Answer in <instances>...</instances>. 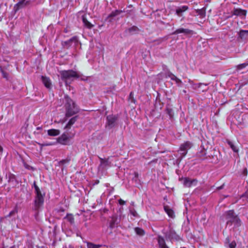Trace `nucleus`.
I'll list each match as a JSON object with an SVG mask.
<instances>
[{
  "label": "nucleus",
  "mask_w": 248,
  "mask_h": 248,
  "mask_svg": "<svg viewBox=\"0 0 248 248\" xmlns=\"http://www.w3.org/2000/svg\"><path fill=\"white\" fill-rule=\"evenodd\" d=\"M243 174L245 175H246L247 174V170L246 168H245L244 169V170H243Z\"/></svg>",
  "instance_id": "45"
},
{
  "label": "nucleus",
  "mask_w": 248,
  "mask_h": 248,
  "mask_svg": "<svg viewBox=\"0 0 248 248\" xmlns=\"http://www.w3.org/2000/svg\"><path fill=\"white\" fill-rule=\"evenodd\" d=\"M248 65V62H245L236 66V68L237 70H240L245 68Z\"/></svg>",
  "instance_id": "29"
},
{
  "label": "nucleus",
  "mask_w": 248,
  "mask_h": 248,
  "mask_svg": "<svg viewBox=\"0 0 248 248\" xmlns=\"http://www.w3.org/2000/svg\"><path fill=\"white\" fill-rule=\"evenodd\" d=\"M2 150V147H1V146L0 145V152H1Z\"/></svg>",
  "instance_id": "51"
},
{
  "label": "nucleus",
  "mask_w": 248,
  "mask_h": 248,
  "mask_svg": "<svg viewBox=\"0 0 248 248\" xmlns=\"http://www.w3.org/2000/svg\"><path fill=\"white\" fill-rule=\"evenodd\" d=\"M107 125L109 128H111L115 126L116 122L117 120V117L116 115H108L107 117Z\"/></svg>",
  "instance_id": "9"
},
{
  "label": "nucleus",
  "mask_w": 248,
  "mask_h": 248,
  "mask_svg": "<svg viewBox=\"0 0 248 248\" xmlns=\"http://www.w3.org/2000/svg\"><path fill=\"white\" fill-rule=\"evenodd\" d=\"M206 155V153H205V150H202L199 154V156L200 157H203L205 155Z\"/></svg>",
  "instance_id": "33"
},
{
  "label": "nucleus",
  "mask_w": 248,
  "mask_h": 248,
  "mask_svg": "<svg viewBox=\"0 0 248 248\" xmlns=\"http://www.w3.org/2000/svg\"><path fill=\"white\" fill-rule=\"evenodd\" d=\"M129 96H130V97L131 98H133V94L132 92H131V93H130V95H129Z\"/></svg>",
  "instance_id": "47"
},
{
  "label": "nucleus",
  "mask_w": 248,
  "mask_h": 248,
  "mask_svg": "<svg viewBox=\"0 0 248 248\" xmlns=\"http://www.w3.org/2000/svg\"><path fill=\"white\" fill-rule=\"evenodd\" d=\"M36 197L34 200V208L35 210H38L44 203V197L40 190L35 191Z\"/></svg>",
  "instance_id": "3"
},
{
  "label": "nucleus",
  "mask_w": 248,
  "mask_h": 248,
  "mask_svg": "<svg viewBox=\"0 0 248 248\" xmlns=\"http://www.w3.org/2000/svg\"><path fill=\"white\" fill-rule=\"evenodd\" d=\"M248 34V30H240L239 32V35L241 38H243L245 37V35H247Z\"/></svg>",
  "instance_id": "28"
},
{
  "label": "nucleus",
  "mask_w": 248,
  "mask_h": 248,
  "mask_svg": "<svg viewBox=\"0 0 248 248\" xmlns=\"http://www.w3.org/2000/svg\"><path fill=\"white\" fill-rule=\"evenodd\" d=\"M188 7L187 6H183L182 7H178V8H177V9L176 10V13L178 16H182V13L186 11Z\"/></svg>",
  "instance_id": "20"
},
{
  "label": "nucleus",
  "mask_w": 248,
  "mask_h": 248,
  "mask_svg": "<svg viewBox=\"0 0 248 248\" xmlns=\"http://www.w3.org/2000/svg\"><path fill=\"white\" fill-rule=\"evenodd\" d=\"M247 11L241 9H235L233 12V15L239 16H245Z\"/></svg>",
  "instance_id": "14"
},
{
  "label": "nucleus",
  "mask_w": 248,
  "mask_h": 248,
  "mask_svg": "<svg viewBox=\"0 0 248 248\" xmlns=\"http://www.w3.org/2000/svg\"><path fill=\"white\" fill-rule=\"evenodd\" d=\"M69 160L68 159H63V160H62L60 161V163H62V164H64V163H68L69 162Z\"/></svg>",
  "instance_id": "34"
},
{
  "label": "nucleus",
  "mask_w": 248,
  "mask_h": 248,
  "mask_svg": "<svg viewBox=\"0 0 248 248\" xmlns=\"http://www.w3.org/2000/svg\"><path fill=\"white\" fill-rule=\"evenodd\" d=\"M2 73L3 77L4 78H7V74L3 71H2Z\"/></svg>",
  "instance_id": "41"
},
{
  "label": "nucleus",
  "mask_w": 248,
  "mask_h": 248,
  "mask_svg": "<svg viewBox=\"0 0 248 248\" xmlns=\"http://www.w3.org/2000/svg\"><path fill=\"white\" fill-rule=\"evenodd\" d=\"M39 187L38 186V187H36V188H35V191H36V190H39Z\"/></svg>",
  "instance_id": "49"
},
{
  "label": "nucleus",
  "mask_w": 248,
  "mask_h": 248,
  "mask_svg": "<svg viewBox=\"0 0 248 248\" xmlns=\"http://www.w3.org/2000/svg\"><path fill=\"white\" fill-rule=\"evenodd\" d=\"M65 116L70 117L78 112L79 109L74 102L67 95L65 96Z\"/></svg>",
  "instance_id": "1"
},
{
  "label": "nucleus",
  "mask_w": 248,
  "mask_h": 248,
  "mask_svg": "<svg viewBox=\"0 0 248 248\" xmlns=\"http://www.w3.org/2000/svg\"><path fill=\"white\" fill-rule=\"evenodd\" d=\"M176 78V77L175 75H174L173 74H172V75H170V78L171 80H174V79H175Z\"/></svg>",
  "instance_id": "38"
},
{
  "label": "nucleus",
  "mask_w": 248,
  "mask_h": 248,
  "mask_svg": "<svg viewBox=\"0 0 248 248\" xmlns=\"http://www.w3.org/2000/svg\"><path fill=\"white\" fill-rule=\"evenodd\" d=\"M52 145V144L50 143H46V144H44V146H50V145Z\"/></svg>",
  "instance_id": "46"
},
{
  "label": "nucleus",
  "mask_w": 248,
  "mask_h": 248,
  "mask_svg": "<svg viewBox=\"0 0 248 248\" xmlns=\"http://www.w3.org/2000/svg\"><path fill=\"white\" fill-rule=\"evenodd\" d=\"M71 137L66 133H63L60 137L57 139L58 143L64 145L70 144Z\"/></svg>",
  "instance_id": "6"
},
{
  "label": "nucleus",
  "mask_w": 248,
  "mask_h": 248,
  "mask_svg": "<svg viewBox=\"0 0 248 248\" xmlns=\"http://www.w3.org/2000/svg\"><path fill=\"white\" fill-rule=\"evenodd\" d=\"M87 248H100L102 247V245H96L94 244L92 242H87Z\"/></svg>",
  "instance_id": "24"
},
{
  "label": "nucleus",
  "mask_w": 248,
  "mask_h": 248,
  "mask_svg": "<svg viewBox=\"0 0 248 248\" xmlns=\"http://www.w3.org/2000/svg\"><path fill=\"white\" fill-rule=\"evenodd\" d=\"M139 31V29L137 27L133 26L131 28L126 30L125 32L128 35H133L136 33H138Z\"/></svg>",
  "instance_id": "13"
},
{
  "label": "nucleus",
  "mask_w": 248,
  "mask_h": 248,
  "mask_svg": "<svg viewBox=\"0 0 248 248\" xmlns=\"http://www.w3.org/2000/svg\"><path fill=\"white\" fill-rule=\"evenodd\" d=\"M158 244L160 248H169L166 245L164 239L160 236L157 238Z\"/></svg>",
  "instance_id": "16"
},
{
  "label": "nucleus",
  "mask_w": 248,
  "mask_h": 248,
  "mask_svg": "<svg viewBox=\"0 0 248 248\" xmlns=\"http://www.w3.org/2000/svg\"><path fill=\"white\" fill-rule=\"evenodd\" d=\"M225 218L227 220V224L232 225L233 224L236 226L240 225L241 221L239 217L235 215L233 211L230 210L225 213Z\"/></svg>",
  "instance_id": "2"
},
{
  "label": "nucleus",
  "mask_w": 248,
  "mask_h": 248,
  "mask_svg": "<svg viewBox=\"0 0 248 248\" xmlns=\"http://www.w3.org/2000/svg\"><path fill=\"white\" fill-rule=\"evenodd\" d=\"M99 158L100 161L99 168L104 169L110 166V162L108 161V159H103L101 157H99Z\"/></svg>",
  "instance_id": "12"
},
{
  "label": "nucleus",
  "mask_w": 248,
  "mask_h": 248,
  "mask_svg": "<svg viewBox=\"0 0 248 248\" xmlns=\"http://www.w3.org/2000/svg\"><path fill=\"white\" fill-rule=\"evenodd\" d=\"M193 31L192 30L187 29L179 28L175 31L172 34H178L179 33H184L185 34H193Z\"/></svg>",
  "instance_id": "11"
},
{
  "label": "nucleus",
  "mask_w": 248,
  "mask_h": 248,
  "mask_svg": "<svg viewBox=\"0 0 248 248\" xmlns=\"http://www.w3.org/2000/svg\"><path fill=\"white\" fill-rule=\"evenodd\" d=\"M197 182L196 179H190L188 178H185L183 180V184L186 187H190L195 185Z\"/></svg>",
  "instance_id": "10"
},
{
  "label": "nucleus",
  "mask_w": 248,
  "mask_h": 248,
  "mask_svg": "<svg viewBox=\"0 0 248 248\" xmlns=\"http://www.w3.org/2000/svg\"><path fill=\"white\" fill-rule=\"evenodd\" d=\"M117 218L115 217H111V219L109 222V227L111 228H113L115 227V225L116 223Z\"/></svg>",
  "instance_id": "26"
},
{
  "label": "nucleus",
  "mask_w": 248,
  "mask_h": 248,
  "mask_svg": "<svg viewBox=\"0 0 248 248\" xmlns=\"http://www.w3.org/2000/svg\"><path fill=\"white\" fill-rule=\"evenodd\" d=\"M140 236L142 235H143L145 234L144 231L141 229H140Z\"/></svg>",
  "instance_id": "44"
},
{
  "label": "nucleus",
  "mask_w": 248,
  "mask_h": 248,
  "mask_svg": "<svg viewBox=\"0 0 248 248\" xmlns=\"http://www.w3.org/2000/svg\"><path fill=\"white\" fill-rule=\"evenodd\" d=\"M228 143L230 147L234 152H237L238 150L237 147L231 141H228Z\"/></svg>",
  "instance_id": "27"
},
{
  "label": "nucleus",
  "mask_w": 248,
  "mask_h": 248,
  "mask_svg": "<svg viewBox=\"0 0 248 248\" xmlns=\"http://www.w3.org/2000/svg\"><path fill=\"white\" fill-rule=\"evenodd\" d=\"M119 203L121 205H124L125 204V202L121 199H120V200H119Z\"/></svg>",
  "instance_id": "35"
},
{
  "label": "nucleus",
  "mask_w": 248,
  "mask_h": 248,
  "mask_svg": "<svg viewBox=\"0 0 248 248\" xmlns=\"http://www.w3.org/2000/svg\"><path fill=\"white\" fill-rule=\"evenodd\" d=\"M131 213L134 216H136L137 215V213H136V211H132L131 210Z\"/></svg>",
  "instance_id": "43"
},
{
  "label": "nucleus",
  "mask_w": 248,
  "mask_h": 248,
  "mask_svg": "<svg viewBox=\"0 0 248 248\" xmlns=\"http://www.w3.org/2000/svg\"><path fill=\"white\" fill-rule=\"evenodd\" d=\"M64 218L66 219L69 222H70L71 224L74 222V217L71 215H67Z\"/></svg>",
  "instance_id": "30"
},
{
  "label": "nucleus",
  "mask_w": 248,
  "mask_h": 248,
  "mask_svg": "<svg viewBox=\"0 0 248 248\" xmlns=\"http://www.w3.org/2000/svg\"><path fill=\"white\" fill-rule=\"evenodd\" d=\"M78 43L77 37L74 36L67 41L62 42V44L64 48L68 49L70 47H76Z\"/></svg>",
  "instance_id": "4"
},
{
  "label": "nucleus",
  "mask_w": 248,
  "mask_h": 248,
  "mask_svg": "<svg viewBox=\"0 0 248 248\" xmlns=\"http://www.w3.org/2000/svg\"><path fill=\"white\" fill-rule=\"evenodd\" d=\"M236 246V243L234 241H232L229 244V247L230 248H234Z\"/></svg>",
  "instance_id": "32"
},
{
  "label": "nucleus",
  "mask_w": 248,
  "mask_h": 248,
  "mask_svg": "<svg viewBox=\"0 0 248 248\" xmlns=\"http://www.w3.org/2000/svg\"><path fill=\"white\" fill-rule=\"evenodd\" d=\"M196 12L202 18L205 16V10L204 8L197 9L196 10Z\"/></svg>",
  "instance_id": "25"
},
{
  "label": "nucleus",
  "mask_w": 248,
  "mask_h": 248,
  "mask_svg": "<svg viewBox=\"0 0 248 248\" xmlns=\"http://www.w3.org/2000/svg\"><path fill=\"white\" fill-rule=\"evenodd\" d=\"M47 134L50 136H56L60 134V131L58 129H51L47 131Z\"/></svg>",
  "instance_id": "21"
},
{
  "label": "nucleus",
  "mask_w": 248,
  "mask_h": 248,
  "mask_svg": "<svg viewBox=\"0 0 248 248\" xmlns=\"http://www.w3.org/2000/svg\"><path fill=\"white\" fill-rule=\"evenodd\" d=\"M164 209L168 215L171 218H174L175 215L173 211L168 205H164Z\"/></svg>",
  "instance_id": "17"
},
{
  "label": "nucleus",
  "mask_w": 248,
  "mask_h": 248,
  "mask_svg": "<svg viewBox=\"0 0 248 248\" xmlns=\"http://www.w3.org/2000/svg\"><path fill=\"white\" fill-rule=\"evenodd\" d=\"M122 12V11L119 10H116L114 12H112L110 14L108 15L107 17V19L109 20V22H111L112 20L111 19H109L110 18L116 16L120 15Z\"/></svg>",
  "instance_id": "23"
},
{
  "label": "nucleus",
  "mask_w": 248,
  "mask_h": 248,
  "mask_svg": "<svg viewBox=\"0 0 248 248\" xmlns=\"http://www.w3.org/2000/svg\"><path fill=\"white\" fill-rule=\"evenodd\" d=\"M174 81L178 84V86H181L182 84V81L177 78V77L174 79Z\"/></svg>",
  "instance_id": "31"
},
{
  "label": "nucleus",
  "mask_w": 248,
  "mask_h": 248,
  "mask_svg": "<svg viewBox=\"0 0 248 248\" xmlns=\"http://www.w3.org/2000/svg\"><path fill=\"white\" fill-rule=\"evenodd\" d=\"M135 231L138 235L140 234V228L136 227L135 228Z\"/></svg>",
  "instance_id": "36"
},
{
  "label": "nucleus",
  "mask_w": 248,
  "mask_h": 248,
  "mask_svg": "<svg viewBox=\"0 0 248 248\" xmlns=\"http://www.w3.org/2000/svg\"><path fill=\"white\" fill-rule=\"evenodd\" d=\"M192 146V143L189 141H186L181 144L180 147V151L183 156H184L186 155L187 150L190 149Z\"/></svg>",
  "instance_id": "7"
},
{
  "label": "nucleus",
  "mask_w": 248,
  "mask_h": 248,
  "mask_svg": "<svg viewBox=\"0 0 248 248\" xmlns=\"http://www.w3.org/2000/svg\"><path fill=\"white\" fill-rule=\"evenodd\" d=\"M167 113H168V114L170 115V116H171V109H169L168 108L167 109Z\"/></svg>",
  "instance_id": "40"
},
{
  "label": "nucleus",
  "mask_w": 248,
  "mask_h": 248,
  "mask_svg": "<svg viewBox=\"0 0 248 248\" xmlns=\"http://www.w3.org/2000/svg\"><path fill=\"white\" fill-rule=\"evenodd\" d=\"M42 80L43 84L45 87L48 89H50L51 87V82L50 79L46 77L42 76Z\"/></svg>",
  "instance_id": "15"
},
{
  "label": "nucleus",
  "mask_w": 248,
  "mask_h": 248,
  "mask_svg": "<svg viewBox=\"0 0 248 248\" xmlns=\"http://www.w3.org/2000/svg\"><path fill=\"white\" fill-rule=\"evenodd\" d=\"M204 85L205 86H206V84H204L202 83H199L196 85V88H200L202 86Z\"/></svg>",
  "instance_id": "37"
},
{
  "label": "nucleus",
  "mask_w": 248,
  "mask_h": 248,
  "mask_svg": "<svg viewBox=\"0 0 248 248\" xmlns=\"http://www.w3.org/2000/svg\"><path fill=\"white\" fill-rule=\"evenodd\" d=\"M166 237L170 239H177L178 236L176 234V233L173 231L170 230L169 232H168L166 234Z\"/></svg>",
  "instance_id": "22"
},
{
  "label": "nucleus",
  "mask_w": 248,
  "mask_h": 248,
  "mask_svg": "<svg viewBox=\"0 0 248 248\" xmlns=\"http://www.w3.org/2000/svg\"><path fill=\"white\" fill-rule=\"evenodd\" d=\"M33 185H34V188L38 187V186L36 185V183L35 182H34Z\"/></svg>",
  "instance_id": "48"
},
{
  "label": "nucleus",
  "mask_w": 248,
  "mask_h": 248,
  "mask_svg": "<svg viewBox=\"0 0 248 248\" xmlns=\"http://www.w3.org/2000/svg\"><path fill=\"white\" fill-rule=\"evenodd\" d=\"M78 118V116H76L75 117H72L68 122L67 124L65 125L64 128L65 129H69L71 126L75 124V123L77 121V119Z\"/></svg>",
  "instance_id": "18"
},
{
  "label": "nucleus",
  "mask_w": 248,
  "mask_h": 248,
  "mask_svg": "<svg viewBox=\"0 0 248 248\" xmlns=\"http://www.w3.org/2000/svg\"><path fill=\"white\" fill-rule=\"evenodd\" d=\"M222 187H223V186H220V187H218V189H220L222 188Z\"/></svg>",
  "instance_id": "50"
},
{
  "label": "nucleus",
  "mask_w": 248,
  "mask_h": 248,
  "mask_svg": "<svg viewBox=\"0 0 248 248\" xmlns=\"http://www.w3.org/2000/svg\"><path fill=\"white\" fill-rule=\"evenodd\" d=\"M138 173H136L135 174V177H138Z\"/></svg>",
  "instance_id": "52"
},
{
  "label": "nucleus",
  "mask_w": 248,
  "mask_h": 248,
  "mask_svg": "<svg viewBox=\"0 0 248 248\" xmlns=\"http://www.w3.org/2000/svg\"><path fill=\"white\" fill-rule=\"evenodd\" d=\"M176 78V77L175 75H174L173 74H172V75H170V78L171 80H174V79H175Z\"/></svg>",
  "instance_id": "39"
},
{
  "label": "nucleus",
  "mask_w": 248,
  "mask_h": 248,
  "mask_svg": "<svg viewBox=\"0 0 248 248\" xmlns=\"http://www.w3.org/2000/svg\"><path fill=\"white\" fill-rule=\"evenodd\" d=\"M172 73H170V72H168L167 73H166V78H170V75H172Z\"/></svg>",
  "instance_id": "42"
},
{
  "label": "nucleus",
  "mask_w": 248,
  "mask_h": 248,
  "mask_svg": "<svg viewBox=\"0 0 248 248\" xmlns=\"http://www.w3.org/2000/svg\"><path fill=\"white\" fill-rule=\"evenodd\" d=\"M31 1L29 0H21L14 6V10L16 12L29 5Z\"/></svg>",
  "instance_id": "8"
},
{
  "label": "nucleus",
  "mask_w": 248,
  "mask_h": 248,
  "mask_svg": "<svg viewBox=\"0 0 248 248\" xmlns=\"http://www.w3.org/2000/svg\"><path fill=\"white\" fill-rule=\"evenodd\" d=\"M82 21L85 26H86L87 28L88 29H91L93 27V25L88 21L85 15L82 16Z\"/></svg>",
  "instance_id": "19"
},
{
  "label": "nucleus",
  "mask_w": 248,
  "mask_h": 248,
  "mask_svg": "<svg viewBox=\"0 0 248 248\" xmlns=\"http://www.w3.org/2000/svg\"><path fill=\"white\" fill-rule=\"evenodd\" d=\"M61 76L62 79H68L72 78H78V74L72 70L62 71Z\"/></svg>",
  "instance_id": "5"
}]
</instances>
